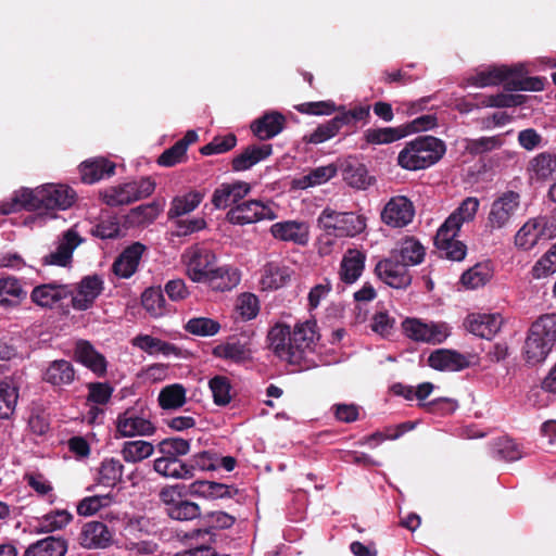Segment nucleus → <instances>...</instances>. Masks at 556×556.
<instances>
[{"mask_svg": "<svg viewBox=\"0 0 556 556\" xmlns=\"http://www.w3.org/2000/svg\"><path fill=\"white\" fill-rule=\"evenodd\" d=\"M479 208V200L473 197L465 199L460 205L448 216L455 217L454 223L459 224V228L464 223L473 220Z\"/></svg>", "mask_w": 556, "mask_h": 556, "instance_id": "nucleus-60", "label": "nucleus"}, {"mask_svg": "<svg viewBox=\"0 0 556 556\" xmlns=\"http://www.w3.org/2000/svg\"><path fill=\"white\" fill-rule=\"evenodd\" d=\"M316 327V321L306 320L304 323L296 324L293 331H291V350L292 352L299 354L298 365L300 366L301 370L305 368L302 366V363L305 359L306 350L311 349L312 344L317 339Z\"/></svg>", "mask_w": 556, "mask_h": 556, "instance_id": "nucleus-24", "label": "nucleus"}, {"mask_svg": "<svg viewBox=\"0 0 556 556\" xmlns=\"http://www.w3.org/2000/svg\"><path fill=\"white\" fill-rule=\"evenodd\" d=\"M556 344V313L540 316L528 330L522 349L529 365L543 363Z\"/></svg>", "mask_w": 556, "mask_h": 556, "instance_id": "nucleus-3", "label": "nucleus"}, {"mask_svg": "<svg viewBox=\"0 0 556 556\" xmlns=\"http://www.w3.org/2000/svg\"><path fill=\"white\" fill-rule=\"evenodd\" d=\"M103 290V280L98 276H86L78 283L76 295H72V305L75 309L90 308Z\"/></svg>", "mask_w": 556, "mask_h": 556, "instance_id": "nucleus-22", "label": "nucleus"}, {"mask_svg": "<svg viewBox=\"0 0 556 556\" xmlns=\"http://www.w3.org/2000/svg\"><path fill=\"white\" fill-rule=\"evenodd\" d=\"M67 548L66 540L51 535L30 544L23 556H65Z\"/></svg>", "mask_w": 556, "mask_h": 556, "instance_id": "nucleus-38", "label": "nucleus"}, {"mask_svg": "<svg viewBox=\"0 0 556 556\" xmlns=\"http://www.w3.org/2000/svg\"><path fill=\"white\" fill-rule=\"evenodd\" d=\"M317 226L327 236L355 237L366 228V218L355 212H338L327 206L319 214Z\"/></svg>", "mask_w": 556, "mask_h": 556, "instance_id": "nucleus-5", "label": "nucleus"}, {"mask_svg": "<svg viewBox=\"0 0 556 556\" xmlns=\"http://www.w3.org/2000/svg\"><path fill=\"white\" fill-rule=\"evenodd\" d=\"M182 260L187 266V275L194 282H203L207 278L208 271L215 267V253L202 245H192L182 254Z\"/></svg>", "mask_w": 556, "mask_h": 556, "instance_id": "nucleus-7", "label": "nucleus"}, {"mask_svg": "<svg viewBox=\"0 0 556 556\" xmlns=\"http://www.w3.org/2000/svg\"><path fill=\"white\" fill-rule=\"evenodd\" d=\"M191 495H198L205 498H226L233 497L238 494L239 490L233 485L219 483L207 480H195L189 485Z\"/></svg>", "mask_w": 556, "mask_h": 556, "instance_id": "nucleus-35", "label": "nucleus"}, {"mask_svg": "<svg viewBox=\"0 0 556 556\" xmlns=\"http://www.w3.org/2000/svg\"><path fill=\"white\" fill-rule=\"evenodd\" d=\"M415 216L413 202L404 197L391 198L381 212L382 222L393 228H402L412 223Z\"/></svg>", "mask_w": 556, "mask_h": 556, "instance_id": "nucleus-13", "label": "nucleus"}, {"mask_svg": "<svg viewBox=\"0 0 556 556\" xmlns=\"http://www.w3.org/2000/svg\"><path fill=\"white\" fill-rule=\"evenodd\" d=\"M185 330L200 337H211L218 333L220 325L218 321L207 317H194L188 320Z\"/></svg>", "mask_w": 556, "mask_h": 556, "instance_id": "nucleus-53", "label": "nucleus"}, {"mask_svg": "<svg viewBox=\"0 0 556 556\" xmlns=\"http://www.w3.org/2000/svg\"><path fill=\"white\" fill-rule=\"evenodd\" d=\"M157 402L163 409H178L186 403V389L180 383L166 386L160 391Z\"/></svg>", "mask_w": 556, "mask_h": 556, "instance_id": "nucleus-49", "label": "nucleus"}, {"mask_svg": "<svg viewBox=\"0 0 556 556\" xmlns=\"http://www.w3.org/2000/svg\"><path fill=\"white\" fill-rule=\"evenodd\" d=\"M100 198L109 206L126 205L136 201L130 182L109 187L100 192Z\"/></svg>", "mask_w": 556, "mask_h": 556, "instance_id": "nucleus-47", "label": "nucleus"}, {"mask_svg": "<svg viewBox=\"0 0 556 556\" xmlns=\"http://www.w3.org/2000/svg\"><path fill=\"white\" fill-rule=\"evenodd\" d=\"M407 136V132L399 127L368 128L364 131V140L367 144H389Z\"/></svg>", "mask_w": 556, "mask_h": 556, "instance_id": "nucleus-46", "label": "nucleus"}, {"mask_svg": "<svg viewBox=\"0 0 556 556\" xmlns=\"http://www.w3.org/2000/svg\"><path fill=\"white\" fill-rule=\"evenodd\" d=\"M545 225L543 218L527 222L516 233L515 244L523 250H530L544 236Z\"/></svg>", "mask_w": 556, "mask_h": 556, "instance_id": "nucleus-39", "label": "nucleus"}, {"mask_svg": "<svg viewBox=\"0 0 556 556\" xmlns=\"http://www.w3.org/2000/svg\"><path fill=\"white\" fill-rule=\"evenodd\" d=\"M124 465L121 459L105 457L97 469V482L106 488H114L123 481Z\"/></svg>", "mask_w": 556, "mask_h": 556, "instance_id": "nucleus-37", "label": "nucleus"}, {"mask_svg": "<svg viewBox=\"0 0 556 556\" xmlns=\"http://www.w3.org/2000/svg\"><path fill=\"white\" fill-rule=\"evenodd\" d=\"M237 309L244 320L255 318L260 312L257 296L253 293H242L238 298Z\"/></svg>", "mask_w": 556, "mask_h": 556, "instance_id": "nucleus-63", "label": "nucleus"}, {"mask_svg": "<svg viewBox=\"0 0 556 556\" xmlns=\"http://www.w3.org/2000/svg\"><path fill=\"white\" fill-rule=\"evenodd\" d=\"M277 214L274 210L260 200L239 202L226 214V220L232 225H248L260 220H274Z\"/></svg>", "mask_w": 556, "mask_h": 556, "instance_id": "nucleus-6", "label": "nucleus"}, {"mask_svg": "<svg viewBox=\"0 0 556 556\" xmlns=\"http://www.w3.org/2000/svg\"><path fill=\"white\" fill-rule=\"evenodd\" d=\"M79 543L88 549L106 548L113 543V532L104 522L90 521L84 525Z\"/></svg>", "mask_w": 556, "mask_h": 556, "instance_id": "nucleus-18", "label": "nucleus"}, {"mask_svg": "<svg viewBox=\"0 0 556 556\" xmlns=\"http://www.w3.org/2000/svg\"><path fill=\"white\" fill-rule=\"evenodd\" d=\"M110 495H93L83 498L77 505V513L80 516H91L98 513L102 507L111 503Z\"/></svg>", "mask_w": 556, "mask_h": 556, "instance_id": "nucleus-62", "label": "nucleus"}, {"mask_svg": "<svg viewBox=\"0 0 556 556\" xmlns=\"http://www.w3.org/2000/svg\"><path fill=\"white\" fill-rule=\"evenodd\" d=\"M2 403L9 412H2V419H8L14 413L18 400V386L13 378L5 377L2 379Z\"/></svg>", "mask_w": 556, "mask_h": 556, "instance_id": "nucleus-58", "label": "nucleus"}, {"mask_svg": "<svg viewBox=\"0 0 556 556\" xmlns=\"http://www.w3.org/2000/svg\"><path fill=\"white\" fill-rule=\"evenodd\" d=\"M374 273L382 282L394 289H406L413 279L408 266L392 254L388 258L380 260Z\"/></svg>", "mask_w": 556, "mask_h": 556, "instance_id": "nucleus-9", "label": "nucleus"}, {"mask_svg": "<svg viewBox=\"0 0 556 556\" xmlns=\"http://www.w3.org/2000/svg\"><path fill=\"white\" fill-rule=\"evenodd\" d=\"M115 163L105 157L86 160L79 165L81 181L94 184L105 177H111L115 173Z\"/></svg>", "mask_w": 556, "mask_h": 556, "instance_id": "nucleus-31", "label": "nucleus"}, {"mask_svg": "<svg viewBox=\"0 0 556 556\" xmlns=\"http://www.w3.org/2000/svg\"><path fill=\"white\" fill-rule=\"evenodd\" d=\"M526 97L522 94L497 93L486 97L481 104L485 108H514L523 104Z\"/></svg>", "mask_w": 556, "mask_h": 556, "instance_id": "nucleus-59", "label": "nucleus"}, {"mask_svg": "<svg viewBox=\"0 0 556 556\" xmlns=\"http://www.w3.org/2000/svg\"><path fill=\"white\" fill-rule=\"evenodd\" d=\"M286 117L277 111L264 113L251 124V130L261 140H268L280 134L286 127Z\"/></svg>", "mask_w": 556, "mask_h": 556, "instance_id": "nucleus-26", "label": "nucleus"}, {"mask_svg": "<svg viewBox=\"0 0 556 556\" xmlns=\"http://www.w3.org/2000/svg\"><path fill=\"white\" fill-rule=\"evenodd\" d=\"M502 144L503 141L498 136L481 137L478 139H468L466 150L472 155H479L500 148Z\"/></svg>", "mask_w": 556, "mask_h": 556, "instance_id": "nucleus-61", "label": "nucleus"}, {"mask_svg": "<svg viewBox=\"0 0 556 556\" xmlns=\"http://www.w3.org/2000/svg\"><path fill=\"white\" fill-rule=\"evenodd\" d=\"M2 293L12 296V299L2 298V307H16L27 296V292L23 289L20 280L14 277H4L3 275Z\"/></svg>", "mask_w": 556, "mask_h": 556, "instance_id": "nucleus-52", "label": "nucleus"}, {"mask_svg": "<svg viewBox=\"0 0 556 556\" xmlns=\"http://www.w3.org/2000/svg\"><path fill=\"white\" fill-rule=\"evenodd\" d=\"M252 337L245 333L230 336L212 350L214 357L238 365L252 361Z\"/></svg>", "mask_w": 556, "mask_h": 556, "instance_id": "nucleus-8", "label": "nucleus"}, {"mask_svg": "<svg viewBox=\"0 0 556 556\" xmlns=\"http://www.w3.org/2000/svg\"><path fill=\"white\" fill-rule=\"evenodd\" d=\"M241 275L238 268L231 265L214 267L208 271L207 278L202 283H206L214 291H230L239 285Z\"/></svg>", "mask_w": 556, "mask_h": 556, "instance_id": "nucleus-27", "label": "nucleus"}, {"mask_svg": "<svg viewBox=\"0 0 556 556\" xmlns=\"http://www.w3.org/2000/svg\"><path fill=\"white\" fill-rule=\"evenodd\" d=\"M338 114L333 117L339 129L343 126H356L358 122L364 124L369 122L370 105H355L349 110L344 105L337 106Z\"/></svg>", "mask_w": 556, "mask_h": 556, "instance_id": "nucleus-42", "label": "nucleus"}, {"mask_svg": "<svg viewBox=\"0 0 556 556\" xmlns=\"http://www.w3.org/2000/svg\"><path fill=\"white\" fill-rule=\"evenodd\" d=\"M203 199L204 193L198 190L175 197L167 213L168 218H177L192 212L200 205Z\"/></svg>", "mask_w": 556, "mask_h": 556, "instance_id": "nucleus-40", "label": "nucleus"}, {"mask_svg": "<svg viewBox=\"0 0 556 556\" xmlns=\"http://www.w3.org/2000/svg\"><path fill=\"white\" fill-rule=\"evenodd\" d=\"M270 233L275 239L290 241L300 245H305L308 241V227L305 223L296 220H286L273 224Z\"/></svg>", "mask_w": 556, "mask_h": 556, "instance_id": "nucleus-28", "label": "nucleus"}, {"mask_svg": "<svg viewBox=\"0 0 556 556\" xmlns=\"http://www.w3.org/2000/svg\"><path fill=\"white\" fill-rule=\"evenodd\" d=\"M157 450L162 454L161 457L181 458L189 454L191 450L190 440L178 437L163 439L157 444Z\"/></svg>", "mask_w": 556, "mask_h": 556, "instance_id": "nucleus-51", "label": "nucleus"}, {"mask_svg": "<svg viewBox=\"0 0 556 556\" xmlns=\"http://www.w3.org/2000/svg\"><path fill=\"white\" fill-rule=\"evenodd\" d=\"M271 153L273 146L270 143L249 144L231 160V169L236 173L248 170L260 162L268 159Z\"/></svg>", "mask_w": 556, "mask_h": 556, "instance_id": "nucleus-20", "label": "nucleus"}, {"mask_svg": "<svg viewBox=\"0 0 556 556\" xmlns=\"http://www.w3.org/2000/svg\"><path fill=\"white\" fill-rule=\"evenodd\" d=\"M134 344L149 354L162 353L164 355H180V349L175 344L162 341L161 339L149 334H140L136 337L134 339Z\"/></svg>", "mask_w": 556, "mask_h": 556, "instance_id": "nucleus-48", "label": "nucleus"}, {"mask_svg": "<svg viewBox=\"0 0 556 556\" xmlns=\"http://www.w3.org/2000/svg\"><path fill=\"white\" fill-rule=\"evenodd\" d=\"M76 191L67 185L48 184L36 189L21 188L2 201V215L26 210L37 212L40 220L55 217L54 211H65L74 205Z\"/></svg>", "mask_w": 556, "mask_h": 556, "instance_id": "nucleus-1", "label": "nucleus"}, {"mask_svg": "<svg viewBox=\"0 0 556 556\" xmlns=\"http://www.w3.org/2000/svg\"><path fill=\"white\" fill-rule=\"evenodd\" d=\"M493 277V268L490 261L477 263L467 269L460 277L462 283L468 289H477L486 285Z\"/></svg>", "mask_w": 556, "mask_h": 556, "instance_id": "nucleus-41", "label": "nucleus"}, {"mask_svg": "<svg viewBox=\"0 0 556 556\" xmlns=\"http://www.w3.org/2000/svg\"><path fill=\"white\" fill-rule=\"evenodd\" d=\"M392 255H396L397 258L407 266L418 265L424 261L426 251L417 239L406 237L403 239L400 250L393 251Z\"/></svg>", "mask_w": 556, "mask_h": 556, "instance_id": "nucleus-45", "label": "nucleus"}, {"mask_svg": "<svg viewBox=\"0 0 556 556\" xmlns=\"http://www.w3.org/2000/svg\"><path fill=\"white\" fill-rule=\"evenodd\" d=\"M464 325L475 336L491 339L502 325V317L498 314L472 313L469 314Z\"/></svg>", "mask_w": 556, "mask_h": 556, "instance_id": "nucleus-23", "label": "nucleus"}, {"mask_svg": "<svg viewBox=\"0 0 556 556\" xmlns=\"http://www.w3.org/2000/svg\"><path fill=\"white\" fill-rule=\"evenodd\" d=\"M293 270L281 263L268 262L263 266L261 285L263 290H277L287 286Z\"/></svg>", "mask_w": 556, "mask_h": 556, "instance_id": "nucleus-32", "label": "nucleus"}, {"mask_svg": "<svg viewBox=\"0 0 556 556\" xmlns=\"http://www.w3.org/2000/svg\"><path fill=\"white\" fill-rule=\"evenodd\" d=\"M167 516L179 521H188L195 518H202L200 506L197 503L185 498L179 501V503L172 508Z\"/></svg>", "mask_w": 556, "mask_h": 556, "instance_id": "nucleus-57", "label": "nucleus"}, {"mask_svg": "<svg viewBox=\"0 0 556 556\" xmlns=\"http://www.w3.org/2000/svg\"><path fill=\"white\" fill-rule=\"evenodd\" d=\"M199 136L195 130H188L175 144L163 151L157 157V164L164 167H173L186 162L188 147L197 142Z\"/></svg>", "mask_w": 556, "mask_h": 556, "instance_id": "nucleus-29", "label": "nucleus"}, {"mask_svg": "<svg viewBox=\"0 0 556 556\" xmlns=\"http://www.w3.org/2000/svg\"><path fill=\"white\" fill-rule=\"evenodd\" d=\"M203 529H195L191 532L190 538H203L205 535L210 536V541H215L216 533L213 530H224L231 528L236 518L232 515H229L225 511H210L202 515Z\"/></svg>", "mask_w": 556, "mask_h": 556, "instance_id": "nucleus-33", "label": "nucleus"}, {"mask_svg": "<svg viewBox=\"0 0 556 556\" xmlns=\"http://www.w3.org/2000/svg\"><path fill=\"white\" fill-rule=\"evenodd\" d=\"M530 178L535 181H547L556 176V153L541 152L528 165Z\"/></svg>", "mask_w": 556, "mask_h": 556, "instance_id": "nucleus-36", "label": "nucleus"}, {"mask_svg": "<svg viewBox=\"0 0 556 556\" xmlns=\"http://www.w3.org/2000/svg\"><path fill=\"white\" fill-rule=\"evenodd\" d=\"M116 438H132L152 435L156 428L143 414L139 415L134 407L127 408L125 412L117 415L116 421Z\"/></svg>", "mask_w": 556, "mask_h": 556, "instance_id": "nucleus-11", "label": "nucleus"}, {"mask_svg": "<svg viewBox=\"0 0 556 556\" xmlns=\"http://www.w3.org/2000/svg\"><path fill=\"white\" fill-rule=\"evenodd\" d=\"M339 131L340 129L336 122L331 118L330 121L318 125L312 134L304 137V140L308 143L319 144L333 138Z\"/></svg>", "mask_w": 556, "mask_h": 556, "instance_id": "nucleus-64", "label": "nucleus"}, {"mask_svg": "<svg viewBox=\"0 0 556 556\" xmlns=\"http://www.w3.org/2000/svg\"><path fill=\"white\" fill-rule=\"evenodd\" d=\"M75 370L73 365L65 359H58L50 364L43 379L53 386L70 384L74 381Z\"/></svg>", "mask_w": 556, "mask_h": 556, "instance_id": "nucleus-44", "label": "nucleus"}, {"mask_svg": "<svg viewBox=\"0 0 556 556\" xmlns=\"http://www.w3.org/2000/svg\"><path fill=\"white\" fill-rule=\"evenodd\" d=\"M251 190L252 187L247 181L224 182L214 190L211 202L215 208L225 210L233 204L237 205Z\"/></svg>", "mask_w": 556, "mask_h": 556, "instance_id": "nucleus-15", "label": "nucleus"}, {"mask_svg": "<svg viewBox=\"0 0 556 556\" xmlns=\"http://www.w3.org/2000/svg\"><path fill=\"white\" fill-rule=\"evenodd\" d=\"M445 143L433 136H418L406 143L399 153L397 163L408 170H418L432 166L445 154Z\"/></svg>", "mask_w": 556, "mask_h": 556, "instance_id": "nucleus-4", "label": "nucleus"}, {"mask_svg": "<svg viewBox=\"0 0 556 556\" xmlns=\"http://www.w3.org/2000/svg\"><path fill=\"white\" fill-rule=\"evenodd\" d=\"M366 254L357 249H349L340 263L339 276L345 283H354L365 269Z\"/></svg>", "mask_w": 556, "mask_h": 556, "instance_id": "nucleus-30", "label": "nucleus"}, {"mask_svg": "<svg viewBox=\"0 0 556 556\" xmlns=\"http://www.w3.org/2000/svg\"><path fill=\"white\" fill-rule=\"evenodd\" d=\"M153 469L164 478L187 480L185 460L177 457H159L153 462Z\"/></svg>", "mask_w": 556, "mask_h": 556, "instance_id": "nucleus-43", "label": "nucleus"}, {"mask_svg": "<svg viewBox=\"0 0 556 556\" xmlns=\"http://www.w3.org/2000/svg\"><path fill=\"white\" fill-rule=\"evenodd\" d=\"M144 250L146 247L142 243H131L116 257L112 265V271L119 278H130L137 271Z\"/></svg>", "mask_w": 556, "mask_h": 556, "instance_id": "nucleus-19", "label": "nucleus"}, {"mask_svg": "<svg viewBox=\"0 0 556 556\" xmlns=\"http://www.w3.org/2000/svg\"><path fill=\"white\" fill-rule=\"evenodd\" d=\"M142 306L153 316L162 314L165 298L160 287H150L141 295Z\"/></svg>", "mask_w": 556, "mask_h": 556, "instance_id": "nucleus-56", "label": "nucleus"}, {"mask_svg": "<svg viewBox=\"0 0 556 556\" xmlns=\"http://www.w3.org/2000/svg\"><path fill=\"white\" fill-rule=\"evenodd\" d=\"M339 168L343 180L354 189L366 190L376 182V178L369 175L366 165L356 156H348L341 161Z\"/></svg>", "mask_w": 556, "mask_h": 556, "instance_id": "nucleus-14", "label": "nucleus"}, {"mask_svg": "<svg viewBox=\"0 0 556 556\" xmlns=\"http://www.w3.org/2000/svg\"><path fill=\"white\" fill-rule=\"evenodd\" d=\"M208 387L213 394V401L218 406H226L231 401L230 395V381L225 376H215L210 382Z\"/></svg>", "mask_w": 556, "mask_h": 556, "instance_id": "nucleus-55", "label": "nucleus"}, {"mask_svg": "<svg viewBox=\"0 0 556 556\" xmlns=\"http://www.w3.org/2000/svg\"><path fill=\"white\" fill-rule=\"evenodd\" d=\"M428 365L440 371H460L470 366V361L457 351L439 349L429 355Z\"/></svg>", "mask_w": 556, "mask_h": 556, "instance_id": "nucleus-21", "label": "nucleus"}, {"mask_svg": "<svg viewBox=\"0 0 556 556\" xmlns=\"http://www.w3.org/2000/svg\"><path fill=\"white\" fill-rule=\"evenodd\" d=\"M267 339L274 354L291 365L299 364V354L292 352L291 329L285 324H276L268 331Z\"/></svg>", "mask_w": 556, "mask_h": 556, "instance_id": "nucleus-16", "label": "nucleus"}, {"mask_svg": "<svg viewBox=\"0 0 556 556\" xmlns=\"http://www.w3.org/2000/svg\"><path fill=\"white\" fill-rule=\"evenodd\" d=\"M75 359L90 369L98 377L106 374L108 362L103 354L98 352L93 345L86 340H79L74 350Z\"/></svg>", "mask_w": 556, "mask_h": 556, "instance_id": "nucleus-25", "label": "nucleus"}, {"mask_svg": "<svg viewBox=\"0 0 556 556\" xmlns=\"http://www.w3.org/2000/svg\"><path fill=\"white\" fill-rule=\"evenodd\" d=\"M83 242V239L73 228L66 230L59 241L56 250L42 258L43 265L65 267L72 262L74 250Z\"/></svg>", "mask_w": 556, "mask_h": 556, "instance_id": "nucleus-17", "label": "nucleus"}, {"mask_svg": "<svg viewBox=\"0 0 556 556\" xmlns=\"http://www.w3.org/2000/svg\"><path fill=\"white\" fill-rule=\"evenodd\" d=\"M237 144V137L230 132L226 136H215L211 142L200 148L202 155L222 154L232 150Z\"/></svg>", "mask_w": 556, "mask_h": 556, "instance_id": "nucleus-54", "label": "nucleus"}, {"mask_svg": "<svg viewBox=\"0 0 556 556\" xmlns=\"http://www.w3.org/2000/svg\"><path fill=\"white\" fill-rule=\"evenodd\" d=\"M525 67L521 64L513 66H490L467 78V83L476 87L504 85L506 91H541L545 79L542 77H525Z\"/></svg>", "mask_w": 556, "mask_h": 556, "instance_id": "nucleus-2", "label": "nucleus"}, {"mask_svg": "<svg viewBox=\"0 0 556 556\" xmlns=\"http://www.w3.org/2000/svg\"><path fill=\"white\" fill-rule=\"evenodd\" d=\"M402 328L409 339L431 344H440L448 337V327L444 323L428 324L416 318H406Z\"/></svg>", "mask_w": 556, "mask_h": 556, "instance_id": "nucleus-10", "label": "nucleus"}, {"mask_svg": "<svg viewBox=\"0 0 556 556\" xmlns=\"http://www.w3.org/2000/svg\"><path fill=\"white\" fill-rule=\"evenodd\" d=\"M519 194L515 191L504 192L491 206L486 227L491 231L506 227L519 206Z\"/></svg>", "mask_w": 556, "mask_h": 556, "instance_id": "nucleus-12", "label": "nucleus"}, {"mask_svg": "<svg viewBox=\"0 0 556 556\" xmlns=\"http://www.w3.org/2000/svg\"><path fill=\"white\" fill-rule=\"evenodd\" d=\"M154 452V446L152 443L137 440V441H126L124 442L121 454L123 459L126 463H139L148 457H150Z\"/></svg>", "mask_w": 556, "mask_h": 556, "instance_id": "nucleus-50", "label": "nucleus"}, {"mask_svg": "<svg viewBox=\"0 0 556 556\" xmlns=\"http://www.w3.org/2000/svg\"><path fill=\"white\" fill-rule=\"evenodd\" d=\"M70 295H72V292L66 286L45 283L33 289L30 299L38 306L52 307L54 304Z\"/></svg>", "mask_w": 556, "mask_h": 556, "instance_id": "nucleus-34", "label": "nucleus"}]
</instances>
